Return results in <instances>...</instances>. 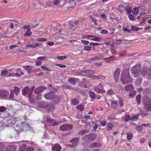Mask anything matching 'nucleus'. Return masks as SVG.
Here are the masks:
<instances>
[{
  "instance_id": "nucleus-2",
  "label": "nucleus",
  "mask_w": 151,
  "mask_h": 151,
  "mask_svg": "<svg viewBox=\"0 0 151 151\" xmlns=\"http://www.w3.org/2000/svg\"><path fill=\"white\" fill-rule=\"evenodd\" d=\"M142 69L141 66L139 64H137L131 69V71L132 76L134 78L138 77L140 74Z\"/></svg>"
},
{
  "instance_id": "nucleus-55",
  "label": "nucleus",
  "mask_w": 151,
  "mask_h": 151,
  "mask_svg": "<svg viewBox=\"0 0 151 151\" xmlns=\"http://www.w3.org/2000/svg\"><path fill=\"white\" fill-rule=\"evenodd\" d=\"M136 129L138 132H142V127L141 126H139L136 127Z\"/></svg>"
},
{
  "instance_id": "nucleus-1",
  "label": "nucleus",
  "mask_w": 151,
  "mask_h": 151,
  "mask_svg": "<svg viewBox=\"0 0 151 151\" xmlns=\"http://www.w3.org/2000/svg\"><path fill=\"white\" fill-rule=\"evenodd\" d=\"M121 81L124 84H127L132 81V78L128 71L123 70L122 73Z\"/></svg>"
},
{
  "instance_id": "nucleus-41",
  "label": "nucleus",
  "mask_w": 151,
  "mask_h": 151,
  "mask_svg": "<svg viewBox=\"0 0 151 151\" xmlns=\"http://www.w3.org/2000/svg\"><path fill=\"white\" fill-rule=\"evenodd\" d=\"M38 45V44H35L34 45H33L32 44H30L27 45V46L28 47H32L33 48H35Z\"/></svg>"
},
{
  "instance_id": "nucleus-17",
  "label": "nucleus",
  "mask_w": 151,
  "mask_h": 151,
  "mask_svg": "<svg viewBox=\"0 0 151 151\" xmlns=\"http://www.w3.org/2000/svg\"><path fill=\"white\" fill-rule=\"evenodd\" d=\"M111 104L112 108L114 110H116L118 109V105L117 101H112L111 102Z\"/></svg>"
},
{
  "instance_id": "nucleus-13",
  "label": "nucleus",
  "mask_w": 151,
  "mask_h": 151,
  "mask_svg": "<svg viewBox=\"0 0 151 151\" xmlns=\"http://www.w3.org/2000/svg\"><path fill=\"white\" fill-rule=\"evenodd\" d=\"M23 67L28 73H30L34 72V70L32 69V67L29 65L23 66Z\"/></svg>"
},
{
  "instance_id": "nucleus-15",
  "label": "nucleus",
  "mask_w": 151,
  "mask_h": 151,
  "mask_svg": "<svg viewBox=\"0 0 151 151\" xmlns=\"http://www.w3.org/2000/svg\"><path fill=\"white\" fill-rule=\"evenodd\" d=\"M37 105L39 107L45 108L48 106V104L45 102L41 101L38 103Z\"/></svg>"
},
{
  "instance_id": "nucleus-45",
  "label": "nucleus",
  "mask_w": 151,
  "mask_h": 151,
  "mask_svg": "<svg viewBox=\"0 0 151 151\" xmlns=\"http://www.w3.org/2000/svg\"><path fill=\"white\" fill-rule=\"evenodd\" d=\"M7 109L6 107L3 106H0V112H4Z\"/></svg>"
},
{
  "instance_id": "nucleus-6",
  "label": "nucleus",
  "mask_w": 151,
  "mask_h": 151,
  "mask_svg": "<svg viewBox=\"0 0 151 151\" xmlns=\"http://www.w3.org/2000/svg\"><path fill=\"white\" fill-rule=\"evenodd\" d=\"M79 140V138H74L70 140V142L72 143L71 144L68 145V146L71 147H74L78 145Z\"/></svg>"
},
{
  "instance_id": "nucleus-43",
  "label": "nucleus",
  "mask_w": 151,
  "mask_h": 151,
  "mask_svg": "<svg viewBox=\"0 0 151 151\" xmlns=\"http://www.w3.org/2000/svg\"><path fill=\"white\" fill-rule=\"evenodd\" d=\"M13 90H11V93L9 96V98L11 100H13L14 93Z\"/></svg>"
},
{
  "instance_id": "nucleus-54",
  "label": "nucleus",
  "mask_w": 151,
  "mask_h": 151,
  "mask_svg": "<svg viewBox=\"0 0 151 151\" xmlns=\"http://www.w3.org/2000/svg\"><path fill=\"white\" fill-rule=\"evenodd\" d=\"M26 145L24 144L21 145L20 147V150L21 151H24L26 148Z\"/></svg>"
},
{
  "instance_id": "nucleus-38",
  "label": "nucleus",
  "mask_w": 151,
  "mask_h": 151,
  "mask_svg": "<svg viewBox=\"0 0 151 151\" xmlns=\"http://www.w3.org/2000/svg\"><path fill=\"white\" fill-rule=\"evenodd\" d=\"M94 77L95 79H99L102 80H104L105 79V77L103 76H95Z\"/></svg>"
},
{
  "instance_id": "nucleus-62",
  "label": "nucleus",
  "mask_w": 151,
  "mask_h": 151,
  "mask_svg": "<svg viewBox=\"0 0 151 151\" xmlns=\"http://www.w3.org/2000/svg\"><path fill=\"white\" fill-rule=\"evenodd\" d=\"M129 18L130 20L134 21L135 20V17L132 14H129Z\"/></svg>"
},
{
  "instance_id": "nucleus-18",
  "label": "nucleus",
  "mask_w": 151,
  "mask_h": 151,
  "mask_svg": "<svg viewBox=\"0 0 151 151\" xmlns=\"http://www.w3.org/2000/svg\"><path fill=\"white\" fill-rule=\"evenodd\" d=\"M94 90L99 93H104L105 91L103 89H100L98 86H95L94 88Z\"/></svg>"
},
{
  "instance_id": "nucleus-8",
  "label": "nucleus",
  "mask_w": 151,
  "mask_h": 151,
  "mask_svg": "<svg viewBox=\"0 0 151 151\" xmlns=\"http://www.w3.org/2000/svg\"><path fill=\"white\" fill-rule=\"evenodd\" d=\"M22 94L24 96H27L29 95L30 94V93H32V91H31L30 88L27 86H25L22 90Z\"/></svg>"
},
{
  "instance_id": "nucleus-10",
  "label": "nucleus",
  "mask_w": 151,
  "mask_h": 151,
  "mask_svg": "<svg viewBox=\"0 0 151 151\" xmlns=\"http://www.w3.org/2000/svg\"><path fill=\"white\" fill-rule=\"evenodd\" d=\"M46 89V87L45 86H42L39 87L34 90V92L36 94H39L42 92Z\"/></svg>"
},
{
  "instance_id": "nucleus-9",
  "label": "nucleus",
  "mask_w": 151,
  "mask_h": 151,
  "mask_svg": "<svg viewBox=\"0 0 151 151\" xmlns=\"http://www.w3.org/2000/svg\"><path fill=\"white\" fill-rule=\"evenodd\" d=\"M121 72L120 69L117 68L114 71V79L116 82L119 80L120 73Z\"/></svg>"
},
{
  "instance_id": "nucleus-19",
  "label": "nucleus",
  "mask_w": 151,
  "mask_h": 151,
  "mask_svg": "<svg viewBox=\"0 0 151 151\" xmlns=\"http://www.w3.org/2000/svg\"><path fill=\"white\" fill-rule=\"evenodd\" d=\"M76 80H78V79L71 78L68 79V81L71 84H75L77 83Z\"/></svg>"
},
{
  "instance_id": "nucleus-33",
  "label": "nucleus",
  "mask_w": 151,
  "mask_h": 151,
  "mask_svg": "<svg viewBox=\"0 0 151 151\" xmlns=\"http://www.w3.org/2000/svg\"><path fill=\"white\" fill-rule=\"evenodd\" d=\"M49 110L50 111H52L54 110L55 109L54 105L53 104H48V106L47 107Z\"/></svg>"
},
{
  "instance_id": "nucleus-44",
  "label": "nucleus",
  "mask_w": 151,
  "mask_h": 151,
  "mask_svg": "<svg viewBox=\"0 0 151 151\" xmlns=\"http://www.w3.org/2000/svg\"><path fill=\"white\" fill-rule=\"evenodd\" d=\"M101 44L103 45V43L101 44L100 43L91 42L89 44V45L92 46H96L97 45H100Z\"/></svg>"
},
{
  "instance_id": "nucleus-52",
  "label": "nucleus",
  "mask_w": 151,
  "mask_h": 151,
  "mask_svg": "<svg viewBox=\"0 0 151 151\" xmlns=\"http://www.w3.org/2000/svg\"><path fill=\"white\" fill-rule=\"evenodd\" d=\"M30 29H28L26 32L25 34H24V36H29L32 34L31 31L30 30Z\"/></svg>"
},
{
  "instance_id": "nucleus-53",
  "label": "nucleus",
  "mask_w": 151,
  "mask_h": 151,
  "mask_svg": "<svg viewBox=\"0 0 151 151\" xmlns=\"http://www.w3.org/2000/svg\"><path fill=\"white\" fill-rule=\"evenodd\" d=\"M142 126H143L145 127H151V124L150 123L149 124H141Z\"/></svg>"
},
{
  "instance_id": "nucleus-21",
  "label": "nucleus",
  "mask_w": 151,
  "mask_h": 151,
  "mask_svg": "<svg viewBox=\"0 0 151 151\" xmlns=\"http://www.w3.org/2000/svg\"><path fill=\"white\" fill-rule=\"evenodd\" d=\"M88 94L91 99L92 100V101H93V100L96 98V95L94 92L91 91H89Z\"/></svg>"
},
{
  "instance_id": "nucleus-16",
  "label": "nucleus",
  "mask_w": 151,
  "mask_h": 151,
  "mask_svg": "<svg viewBox=\"0 0 151 151\" xmlns=\"http://www.w3.org/2000/svg\"><path fill=\"white\" fill-rule=\"evenodd\" d=\"M102 58H103V57L102 56L100 55L98 57H94L91 58H89L87 60L88 62L91 63L93 61L99 60Z\"/></svg>"
},
{
  "instance_id": "nucleus-12",
  "label": "nucleus",
  "mask_w": 151,
  "mask_h": 151,
  "mask_svg": "<svg viewBox=\"0 0 151 151\" xmlns=\"http://www.w3.org/2000/svg\"><path fill=\"white\" fill-rule=\"evenodd\" d=\"M76 4V1L73 0L69 1L66 3L67 7L68 8L73 7L75 6Z\"/></svg>"
},
{
  "instance_id": "nucleus-37",
  "label": "nucleus",
  "mask_w": 151,
  "mask_h": 151,
  "mask_svg": "<svg viewBox=\"0 0 151 151\" xmlns=\"http://www.w3.org/2000/svg\"><path fill=\"white\" fill-rule=\"evenodd\" d=\"M131 28V30L132 31H138L140 29H141L139 28L138 27H135L134 26H132Z\"/></svg>"
},
{
  "instance_id": "nucleus-64",
  "label": "nucleus",
  "mask_w": 151,
  "mask_h": 151,
  "mask_svg": "<svg viewBox=\"0 0 151 151\" xmlns=\"http://www.w3.org/2000/svg\"><path fill=\"white\" fill-rule=\"evenodd\" d=\"M26 151H34V148L31 147H28L26 149Z\"/></svg>"
},
{
  "instance_id": "nucleus-29",
  "label": "nucleus",
  "mask_w": 151,
  "mask_h": 151,
  "mask_svg": "<svg viewBox=\"0 0 151 151\" xmlns=\"http://www.w3.org/2000/svg\"><path fill=\"white\" fill-rule=\"evenodd\" d=\"M115 57L112 56H110L109 58H104L103 60L106 61V62L109 63L110 62L111 60H114L115 59Z\"/></svg>"
},
{
  "instance_id": "nucleus-59",
  "label": "nucleus",
  "mask_w": 151,
  "mask_h": 151,
  "mask_svg": "<svg viewBox=\"0 0 151 151\" xmlns=\"http://www.w3.org/2000/svg\"><path fill=\"white\" fill-rule=\"evenodd\" d=\"M46 57L45 56H43L40 57H38L37 58V60H43L46 58Z\"/></svg>"
},
{
  "instance_id": "nucleus-34",
  "label": "nucleus",
  "mask_w": 151,
  "mask_h": 151,
  "mask_svg": "<svg viewBox=\"0 0 151 151\" xmlns=\"http://www.w3.org/2000/svg\"><path fill=\"white\" fill-rule=\"evenodd\" d=\"M114 94L115 92L112 89H110L107 91V94L109 96H111Z\"/></svg>"
},
{
  "instance_id": "nucleus-30",
  "label": "nucleus",
  "mask_w": 151,
  "mask_h": 151,
  "mask_svg": "<svg viewBox=\"0 0 151 151\" xmlns=\"http://www.w3.org/2000/svg\"><path fill=\"white\" fill-rule=\"evenodd\" d=\"M13 91L14 93L15 92V94L17 96L20 91V89L19 88L15 86L14 87V90Z\"/></svg>"
},
{
  "instance_id": "nucleus-48",
  "label": "nucleus",
  "mask_w": 151,
  "mask_h": 151,
  "mask_svg": "<svg viewBox=\"0 0 151 151\" xmlns=\"http://www.w3.org/2000/svg\"><path fill=\"white\" fill-rule=\"evenodd\" d=\"M57 58L58 60H63L67 58V57L65 56H58L57 57Z\"/></svg>"
},
{
  "instance_id": "nucleus-51",
  "label": "nucleus",
  "mask_w": 151,
  "mask_h": 151,
  "mask_svg": "<svg viewBox=\"0 0 151 151\" xmlns=\"http://www.w3.org/2000/svg\"><path fill=\"white\" fill-rule=\"evenodd\" d=\"M58 122H56V121H54V120H53V122H52L50 124V125L51 126H55L56 125H58Z\"/></svg>"
},
{
  "instance_id": "nucleus-11",
  "label": "nucleus",
  "mask_w": 151,
  "mask_h": 151,
  "mask_svg": "<svg viewBox=\"0 0 151 151\" xmlns=\"http://www.w3.org/2000/svg\"><path fill=\"white\" fill-rule=\"evenodd\" d=\"M54 93V92L53 91L48 92V93L44 94V96L47 100H52L54 95H53Z\"/></svg>"
},
{
  "instance_id": "nucleus-31",
  "label": "nucleus",
  "mask_w": 151,
  "mask_h": 151,
  "mask_svg": "<svg viewBox=\"0 0 151 151\" xmlns=\"http://www.w3.org/2000/svg\"><path fill=\"white\" fill-rule=\"evenodd\" d=\"M77 109L81 111H83L84 110L83 106L81 104H80L76 107Z\"/></svg>"
},
{
  "instance_id": "nucleus-27",
  "label": "nucleus",
  "mask_w": 151,
  "mask_h": 151,
  "mask_svg": "<svg viewBox=\"0 0 151 151\" xmlns=\"http://www.w3.org/2000/svg\"><path fill=\"white\" fill-rule=\"evenodd\" d=\"M52 100L55 103H58L60 99L58 96L54 95Z\"/></svg>"
},
{
  "instance_id": "nucleus-3",
  "label": "nucleus",
  "mask_w": 151,
  "mask_h": 151,
  "mask_svg": "<svg viewBox=\"0 0 151 151\" xmlns=\"http://www.w3.org/2000/svg\"><path fill=\"white\" fill-rule=\"evenodd\" d=\"M142 102L145 108L147 111L151 110V100L148 96H145L143 97L142 98Z\"/></svg>"
},
{
  "instance_id": "nucleus-5",
  "label": "nucleus",
  "mask_w": 151,
  "mask_h": 151,
  "mask_svg": "<svg viewBox=\"0 0 151 151\" xmlns=\"http://www.w3.org/2000/svg\"><path fill=\"white\" fill-rule=\"evenodd\" d=\"M72 129L73 126L70 124H65L61 125L59 127V129L62 131H70Z\"/></svg>"
},
{
  "instance_id": "nucleus-63",
  "label": "nucleus",
  "mask_w": 151,
  "mask_h": 151,
  "mask_svg": "<svg viewBox=\"0 0 151 151\" xmlns=\"http://www.w3.org/2000/svg\"><path fill=\"white\" fill-rule=\"evenodd\" d=\"M61 1V0H54L53 1V4L55 5H57L59 4Z\"/></svg>"
},
{
  "instance_id": "nucleus-46",
  "label": "nucleus",
  "mask_w": 151,
  "mask_h": 151,
  "mask_svg": "<svg viewBox=\"0 0 151 151\" xmlns=\"http://www.w3.org/2000/svg\"><path fill=\"white\" fill-rule=\"evenodd\" d=\"M142 81V79L141 78H138L135 82V83L137 85L139 86L141 83Z\"/></svg>"
},
{
  "instance_id": "nucleus-20",
  "label": "nucleus",
  "mask_w": 151,
  "mask_h": 151,
  "mask_svg": "<svg viewBox=\"0 0 151 151\" xmlns=\"http://www.w3.org/2000/svg\"><path fill=\"white\" fill-rule=\"evenodd\" d=\"M134 88L132 85L131 84H128L124 87L125 90L127 91H129L133 89Z\"/></svg>"
},
{
  "instance_id": "nucleus-57",
  "label": "nucleus",
  "mask_w": 151,
  "mask_h": 151,
  "mask_svg": "<svg viewBox=\"0 0 151 151\" xmlns=\"http://www.w3.org/2000/svg\"><path fill=\"white\" fill-rule=\"evenodd\" d=\"M126 13L127 14H129L131 13L132 12V9L129 7H127L126 9Z\"/></svg>"
},
{
  "instance_id": "nucleus-25",
  "label": "nucleus",
  "mask_w": 151,
  "mask_h": 151,
  "mask_svg": "<svg viewBox=\"0 0 151 151\" xmlns=\"http://www.w3.org/2000/svg\"><path fill=\"white\" fill-rule=\"evenodd\" d=\"M78 99H73L71 100V104L74 106L77 105L79 103Z\"/></svg>"
},
{
  "instance_id": "nucleus-24",
  "label": "nucleus",
  "mask_w": 151,
  "mask_h": 151,
  "mask_svg": "<svg viewBox=\"0 0 151 151\" xmlns=\"http://www.w3.org/2000/svg\"><path fill=\"white\" fill-rule=\"evenodd\" d=\"M141 72L140 73L142 76H145L147 74V68L145 67H144L141 70Z\"/></svg>"
},
{
  "instance_id": "nucleus-4",
  "label": "nucleus",
  "mask_w": 151,
  "mask_h": 151,
  "mask_svg": "<svg viewBox=\"0 0 151 151\" xmlns=\"http://www.w3.org/2000/svg\"><path fill=\"white\" fill-rule=\"evenodd\" d=\"M96 137L93 134H88L84 136L83 137V140L85 142H90L94 140Z\"/></svg>"
},
{
  "instance_id": "nucleus-23",
  "label": "nucleus",
  "mask_w": 151,
  "mask_h": 151,
  "mask_svg": "<svg viewBox=\"0 0 151 151\" xmlns=\"http://www.w3.org/2000/svg\"><path fill=\"white\" fill-rule=\"evenodd\" d=\"M15 147L13 145L8 146L6 149V151H15Z\"/></svg>"
},
{
  "instance_id": "nucleus-58",
  "label": "nucleus",
  "mask_w": 151,
  "mask_h": 151,
  "mask_svg": "<svg viewBox=\"0 0 151 151\" xmlns=\"http://www.w3.org/2000/svg\"><path fill=\"white\" fill-rule=\"evenodd\" d=\"M123 30L124 32H129V33L131 32V31L130 29L124 27L123 28Z\"/></svg>"
},
{
  "instance_id": "nucleus-22",
  "label": "nucleus",
  "mask_w": 151,
  "mask_h": 151,
  "mask_svg": "<svg viewBox=\"0 0 151 151\" xmlns=\"http://www.w3.org/2000/svg\"><path fill=\"white\" fill-rule=\"evenodd\" d=\"M27 97H28V98L29 99V102L31 103H33L34 98V95L32 94V93H30V94L29 95L27 96Z\"/></svg>"
},
{
  "instance_id": "nucleus-35",
  "label": "nucleus",
  "mask_w": 151,
  "mask_h": 151,
  "mask_svg": "<svg viewBox=\"0 0 151 151\" xmlns=\"http://www.w3.org/2000/svg\"><path fill=\"white\" fill-rule=\"evenodd\" d=\"M139 8H133L132 10V13L134 14H138Z\"/></svg>"
},
{
  "instance_id": "nucleus-50",
  "label": "nucleus",
  "mask_w": 151,
  "mask_h": 151,
  "mask_svg": "<svg viewBox=\"0 0 151 151\" xmlns=\"http://www.w3.org/2000/svg\"><path fill=\"white\" fill-rule=\"evenodd\" d=\"M148 78L151 79V65L149 67L148 69Z\"/></svg>"
},
{
  "instance_id": "nucleus-49",
  "label": "nucleus",
  "mask_w": 151,
  "mask_h": 151,
  "mask_svg": "<svg viewBox=\"0 0 151 151\" xmlns=\"http://www.w3.org/2000/svg\"><path fill=\"white\" fill-rule=\"evenodd\" d=\"M139 117V115L137 114L135 115H133L131 117V120L136 121Z\"/></svg>"
},
{
  "instance_id": "nucleus-14",
  "label": "nucleus",
  "mask_w": 151,
  "mask_h": 151,
  "mask_svg": "<svg viewBox=\"0 0 151 151\" xmlns=\"http://www.w3.org/2000/svg\"><path fill=\"white\" fill-rule=\"evenodd\" d=\"M61 149L60 145L58 144H56L52 147V151H60Z\"/></svg>"
},
{
  "instance_id": "nucleus-28",
  "label": "nucleus",
  "mask_w": 151,
  "mask_h": 151,
  "mask_svg": "<svg viewBox=\"0 0 151 151\" xmlns=\"http://www.w3.org/2000/svg\"><path fill=\"white\" fill-rule=\"evenodd\" d=\"M101 146V144L99 143L95 142L92 144L91 145V147H100Z\"/></svg>"
},
{
  "instance_id": "nucleus-47",
  "label": "nucleus",
  "mask_w": 151,
  "mask_h": 151,
  "mask_svg": "<svg viewBox=\"0 0 151 151\" xmlns=\"http://www.w3.org/2000/svg\"><path fill=\"white\" fill-rule=\"evenodd\" d=\"M127 134V139L128 140H131L132 137L133 136V134L131 133H129Z\"/></svg>"
},
{
  "instance_id": "nucleus-7",
  "label": "nucleus",
  "mask_w": 151,
  "mask_h": 151,
  "mask_svg": "<svg viewBox=\"0 0 151 151\" xmlns=\"http://www.w3.org/2000/svg\"><path fill=\"white\" fill-rule=\"evenodd\" d=\"M9 95V92L6 90H2L0 91V99L6 98Z\"/></svg>"
},
{
  "instance_id": "nucleus-36",
  "label": "nucleus",
  "mask_w": 151,
  "mask_h": 151,
  "mask_svg": "<svg viewBox=\"0 0 151 151\" xmlns=\"http://www.w3.org/2000/svg\"><path fill=\"white\" fill-rule=\"evenodd\" d=\"M124 120L126 122H127L130 120H131V117L129 114H127L125 115Z\"/></svg>"
},
{
  "instance_id": "nucleus-60",
  "label": "nucleus",
  "mask_w": 151,
  "mask_h": 151,
  "mask_svg": "<svg viewBox=\"0 0 151 151\" xmlns=\"http://www.w3.org/2000/svg\"><path fill=\"white\" fill-rule=\"evenodd\" d=\"M100 124L103 127H104L106 126V121L105 120H104L101 122L100 123Z\"/></svg>"
},
{
  "instance_id": "nucleus-42",
  "label": "nucleus",
  "mask_w": 151,
  "mask_h": 151,
  "mask_svg": "<svg viewBox=\"0 0 151 151\" xmlns=\"http://www.w3.org/2000/svg\"><path fill=\"white\" fill-rule=\"evenodd\" d=\"M8 73V71L6 70H2L1 73V76H5Z\"/></svg>"
},
{
  "instance_id": "nucleus-61",
  "label": "nucleus",
  "mask_w": 151,
  "mask_h": 151,
  "mask_svg": "<svg viewBox=\"0 0 151 151\" xmlns=\"http://www.w3.org/2000/svg\"><path fill=\"white\" fill-rule=\"evenodd\" d=\"M113 127V125L111 124H108L107 125V129L108 130H111Z\"/></svg>"
},
{
  "instance_id": "nucleus-40",
  "label": "nucleus",
  "mask_w": 151,
  "mask_h": 151,
  "mask_svg": "<svg viewBox=\"0 0 151 151\" xmlns=\"http://www.w3.org/2000/svg\"><path fill=\"white\" fill-rule=\"evenodd\" d=\"M141 96L140 95H137L136 97V100L138 104H140L141 101Z\"/></svg>"
},
{
  "instance_id": "nucleus-32",
  "label": "nucleus",
  "mask_w": 151,
  "mask_h": 151,
  "mask_svg": "<svg viewBox=\"0 0 151 151\" xmlns=\"http://www.w3.org/2000/svg\"><path fill=\"white\" fill-rule=\"evenodd\" d=\"M88 131L87 130H81L78 133V134L79 135H81L82 136L84 134L88 133Z\"/></svg>"
},
{
  "instance_id": "nucleus-56",
  "label": "nucleus",
  "mask_w": 151,
  "mask_h": 151,
  "mask_svg": "<svg viewBox=\"0 0 151 151\" xmlns=\"http://www.w3.org/2000/svg\"><path fill=\"white\" fill-rule=\"evenodd\" d=\"M91 48V47L90 46H86L84 48V50L86 51H89Z\"/></svg>"
},
{
  "instance_id": "nucleus-26",
  "label": "nucleus",
  "mask_w": 151,
  "mask_h": 151,
  "mask_svg": "<svg viewBox=\"0 0 151 151\" xmlns=\"http://www.w3.org/2000/svg\"><path fill=\"white\" fill-rule=\"evenodd\" d=\"M90 39L96 41L100 42L102 40V38L100 37L93 36V37Z\"/></svg>"
},
{
  "instance_id": "nucleus-39",
  "label": "nucleus",
  "mask_w": 151,
  "mask_h": 151,
  "mask_svg": "<svg viewBox=\"0 0 151 151\" xmlns=\"http://www.w3.org/2000/svg\"><path fill=\"white\" fill-rule=\"evenodd\" d=\"M136 94V91H133L130 92L129 93V96L131 98H133Z\"/></svg>"
}]
</instances>
